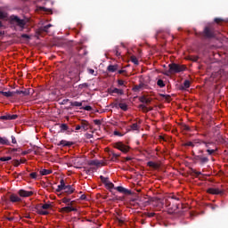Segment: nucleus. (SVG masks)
Wrapping results in <instances>:
<instances>
[{
  "mask_svg": "<svg viewBox=\"0 0 228 228\" xmlns=\"http://www.w3.org/2000/svg\"><path fill=\"white\" fill-rule=\"evenodd\" d=\"M67 185L65 184V180L61 179L60 181V184L58 185L56 191L57 193H60V191H63V189L66 187Z\"/></svg>",
  "mask_w": 228,
  "mask_h": 228,
  "instance_id": "nucleus-14",
  "label": "nucleus"
},
{
  "mask_svg": "<svg viewBox=\"0 0 228 228\" xmlns=\"http://www.w3.org/2000/svg\"><path fill=\"white\" fill-rule=\"evenodd\" d=\"M131 61H132V63H134V65H139L138 59H137L135 56H132V57H131Z\"/></svg>",
  "mask_w": 228,
  "mask_h": 228,
  "instance_id": "nucleus-37",
  "label": "nucleus"
},
{
  "mask_svg": "<svg viewBox=\"0 0 228 228\" xmlns=\"http://www.w3.org/2000/svg\"><path fill=\"white\" fill-rule=\"evenodd\" d=\"M87 70H88L89 74H92V75L95 74V70H94L92 69H88Z\"/></svg>",
  "mask_w": 228,
  "mask_h": 228,
  "instance_id": "nucleus-63",
  "label": "nucleus"
},
{
  "mask_svg": "<svg viewBox=\"0 0 228 228\" xmlns=\"http://www.w3.org/2000/svg\"><path fill=\"white\" fill-rule=\"evenodd\" d=\"M118 107H119L120 110H122L123 111H127V104H126V103L120 102V103H118Z\"/></svg>",
  "mask_w": 228,
  "mask_h": 228,
  "instance_id": "nucleus-30",
  "label": "nucleus"
},
{
  "mask_svg": "<svg viewBox=\"0 0 228 228\" xmlns=\"http://www.w3.org/2000/svg\"><path fill=\"white\" fill-rule=\"evenodd\" d=\"M49 208H51V204L45 203V204L42 205V209H49Z\"/></svg>",
  "mask_w": 228,
  "mask_h": 228,
  "instance_id": "nucleus-50",
  "label": "nucleus"
},
{
  "mask_svg": "<svg viewBox=\"0 0 228 228\" xmlns=\"http://www.w3.org/2000/svg\"><path fill=\"white\" fill-rule=\"evenodd\" d=\"M191 82L190 80H184L183 86H182V90H186V88H190Z\"/></svg>",
  "mask_w": 228,
  "mask_h": 228,
  "instance_id": "nucleus-27",
  "label": "nucleus"
},
{
  "mask_svg": "<svg viewBox=\"0 0 228 228\" xmlns=\"http://www.w3.org/2000/svg\"><path fill=\"white\" fill-rule=\"evenodd\" d=\"M157 85H158V86H159V88L165 87V82L162 79H159L157 81Z\"/></svg>",
  "mask_w": 228,
  "mask_h": 228,
  "instance_id": "nucleus-36",
  "label": "nucleus"
},
{
  "mask_svg": "<svg viewBox=\"0 0 228 228\" xmlns=\"http://www.w3.org/2000/svg\"><path fill=\"white\" fill-rule=\"evenodd\" d=\"M10 23L21 28V29H24V27L26 26V20L19 18V16L16 15L10 16Z\"/></svg>",
  "mask_w": 228,
  "mask_h": 228,
  "instance_id": "nucleus-2",
  "label": "nucleus"
},
{
  "mask_svg": "<svg viewBox=\"0 0 228 228\" xmlns=\"http://www.w3.org/2000/svg\"><path fill=\"white\" fill-rule=\"evenodd\" d=\"M202 35L204 38H215V28L213 27H205Z\"/></svg>",
  "mask_w": 228,
  "mask_h": 228,
  "instance_id": "nucleus-4",
  "label": "nucleus"
},
{
  "mask_svg": "<svg viewBox=\"0 0 228 228\" xmlns=\"http://www.w3.org/2000/svg\"><path fill=\"white\" fill-rule=\"evenodd\" d=\"M114 135L115 136H124V134L118 132V131H114Z\"/></svg>",
  "mask_w": 228,
  "mask_h": 228,
  "instance_id": "nucleus-53",
  "label": "nucleus"
},
{
  "mask_svg": "<svg viewBox=\"0 0 228 228\" xmlns=\"http://www.w3.org/2000/svg\"><path fill=\"white\" fill-rule=\"evenodd\" d=\"M31 94H33V89L31 88H28L24 91H21V94L23 95V97H27V95H31Z\"/></svg>",
  "mask_w": 228,
  "mask_h": 228,
  "instance_id": "nucleus-21",
  "label": "nucleus"
},
{
  "mask_svg": "<svg viewBox=\"0 0 228 228\" xmlns=\"http://www.w3.org/2000/svg\"><path fill=\"white\" fill-rule=\"evenodd\" d=\"M109 94H117L118 95H124V90L118 89L117 87L115 88H110Z\"/></svg>",
  "mask_w": 228,
  "mask_h": 228,
  "instance_id": "nucleus-13",
  "label": "nucleus"
},
{
  "mask_svg": "<svg viewBox=\"0 0 228 228\" xmlns=\"http://www.w3.org/2000/svg\"><path fill=\"white\" fill-rule=\"evenodd\" d=\"M53 28L52 24H48L46 26H43L41 28H39V32L40 33H49V28Z\"/></svg>",
  "mask_w": 228,
  "mask_h": 228,
  "instance_id": "nucleus-17",
  "label": "nucleus"
},
{
  "mask_svg": "<svg viewBox=\"0 0 228 228\" xmlns=\"http://www.w3.org/2000/svg\"><path fill=\"white\" fill-rule=\"evenodd\" d=\"M204 143H205L206 149H213L212 147H215V144H213L212 142H204ZM211 145H212V147H211Z\"/></svg>",
  "mask_w": 228,
  "mask_h": 228,
  "instance_id": "nucleus-38",
  "label": "nucleus"
},
{
  "mask_svg": "<svg viewBox=\"0 0 228 228\" xmlns=\"http://www.w3.org/2000/svg\"><path fill=\"white\" fill-rule=\"evenodd\" d=\"M61 200H62L63 204H67L68 206L70 203V199H69V198H63Z\"/></svg>",
  "mask_w": 228,
  "mask_h": 228,
  "instance_id": "nucleus-45",
  "label": "nucleus"
},
{
  "mask_svg": "<svg viewBox=\"0 0 228 228\" xmlns=\"http://www.w3.org/2000/svg\"><path fill=\"white\" fill-rule=\"evenodd\" d=\"M214 20H215V22H216V24H220V22H222V20H222V19H220V18H216Z\"/></svg>",
  "mask_w": 228,
  "mask_h": 228,
  "instance_id": "nucleus-55",
  "label": "nucleus"
},
{
  "mask_svg": "<svg viewBox=\"0 0 228 228\" xmlns=\"http://www.w3.org/2000/svg\"><path fill=\"white\" fill-rule=\"evenodd\" d=\"M207 192L210 195H224V191L218 189V188H208L207 190Z\"/></svg>",
  "mask_w": 228,
  "mask_h": 228,
  "instance_id": "nucleus-7",
  "label": "nucleus"
},
{
  "mask_svg": "<svg viewBox=\"0 0 228 228\" xmlns=\"http://www.w3.org/2000/svg\"><path fill=\"white\" fill-rule=\"evenodd\" d=\"M185 147H195V144H193V142H188L184 143Z\"/></svg>",
  "mask_w": 228,
  "mask_h": 228,
  "instance_id": "nucleus-47",
  "label": "nucleus"
},
{
  "mask_svg": "<svg viewBox=\"0 0 228 228\" xmlns=\"http://www.w3.org/2000/svg\"><path fill=\"white\" fill-rule=\"evenodd\" d=\"M62 191L65 193V195H72V193L76 191V189L73 185H67L62 189Z\"/></svg>",
  "mask_w": 228,
  "mask_h": 228,
  "instance_id": "nucleus-8",
  "label": "nucleus"
},
{
  "mask_svg": "<svg viewBox=\"0 0 228 228\" xmlns=\"http://www.w3.org/2000/svg\"><path fill=\"white\" fill-rule=\"evenodd\" d=\"M13 167H19V165H20V162L18 159H14L12 161Z\"/></svg>",
  "mask_w": 228,
  "mask_h": 228,
  "instance_id": "nucleus-49",
  "label": "nucleus"
},
{
  "mask_svg": "<svg viewBox=\"0 0 228 228\" xmlns=\"http://www.w3.org/2000/svg\"><path fill=\"white\" fill-rule=\"evenodd\" d=\"M89 124H88V121L86 120H82L80 122V128L82 129V131H88V128H89Z\"/></svg>",
  "mask_w": 228,
  "mask_h": 228,
  "instance_id": "nucleus-15",
  "label": "nucleus"
},
{
  "mask_svg": "<svg viewBox=\"0 0 228 228\" xmlns=\"http://www.w3.org/2000/svg\"><path fill=\"white\" fill-rule=\"evenodd\" d=\"M110 154L112 155L111 160L115 161V159H118L120 158V154H117L114 151H110Z\"/></svg>",
  "mask_w": 228,
  "mask_h": 228,
  "instance_id": "nucleus-33",
  "label": "nucleus"
},
{
  "mask_svg": "<svg viewBox=\"0 0 228 228\" xmlns=\"http://www.w3.org/2000/svg\"><path fill=\"white\" fill-rule=\"evenodd\" d=\"M78 88H80V90H83V88H88V84L87 83L80 84L78 86Z\"/></svg>",
  "mask_w": 228,
  "mask_h": 228,
  "instance_id": "nucleus-42",
  "label": "nucleus"
},
{
  "mask_svg": "<svg viewBox=\"0 0 228 228\" xmlns=\"http://www.w3.org/2000/svg\"><path fill=\"white\" fill-rule=\"evenodd\" d=\"M191 60L192 61H199V57L198 56H194V57H191Z\"/></svg>",
  "mask_w": 228,
  "mask_h": 228,
  "instance_id": "nucleus-61",
  "label": "nucleus"
},
{
  "mask_svg": "<svg viewBox=\"0 0 228 228\" xmlns=\"http://www.w3.org/2000/svg\"><path fill=\"white\" fill-rule=\"evenodd\" d=\"M107 70L108 72H117V70H118V65H109Z\"/></svg>",
  "mask_w": 228,
  "mask_h": 228,
  "instance_id": "nucleus-19",
  "label": "nucleus"
},
{
  "mask_svg": "<svg viewBox=\"0 0 228 228\" xmlns=\"http://www.w3.org/2000/svg\"><path fill=\"white\" fill-rule=\"evenodd\" d=\"M119 225H124V220L120 219V218H117Z\"/></svg>",
  "mask_w": 228,
  "mask_h": 228,
  "instance_id": "nucleus-60",
  "label": "nucleus"
},
{
  "mask_svg": "<svg viewBox=\"0 0 228 228\" xmlns=\"http://www.w3.org/2000/svg\"><path fill=\"white\" fill-rule=\"evenodd\" d=\"M139 108L143 111V113H149V108H147V106L144 104L139 105Z\"/></svg>",
  "mask_w": 228,
  "mask_h": 228,
  "instance_id": "nucleus-34",
  "label": "nucleus"
},
{
  "mask_svg": "<svg viewBox=\"0 0 228 228\" xmlns=\"http://www.w3.org/2000/svg\"><path fill=\"white\" fill-rule=\"evenodd\" d=\"M130 127L132 131H140V126H138V123H134Z\"/></svg>",
  "mask_w": 228,
  "mask_h": 228,
  "instance_id": "nucleus-32",
  "label": "nucleus"
},
{
  "mask_svg": "<svg viewBox=\"0 0 228 228\" xmlns=\"http://www.w3.org/2000/svg\"><path fill=\"white\" fill-rule=\"evenodd\" d=\"M0 145H10V141L6 137L0 136Z\"/></svg>",
  "mask_w": 228,
  "mask_h": 228,
  "instance_id": "nucleus-22",
  "label": "nucleus"
},
{
  "mask_svg": "<svg viewBox=\"0 0 228 228\" xmlns=\"http://www.w3.org/2000/svg\"><path fill=\"white\" fill-rule=\"evenodd\" d=\"M12 157H2L0 158V161H11Z\"/></svg>",
  "mask_w": 228,
  "mask_h": 228,
  "instance_id": "nucleus-44",
  "label": "nucleus"
},
{
  "mask_svg": "<svg viewBox=\"0 0 228 228\" xmlns=\"http://www.w3.org/2000/svg\"><path fill=\"white\" fill-rule=\"evenodd\" d=\"M41 175H50V174H53L52 169H42L40 170Z\"/></svg>",
  "mask_w": 228,
  "mask_h": 228,
  "instance_id": "nucleus-24",
  "label": "nucleus"
},
{
  "mask_svg": "<svg viewBox=\"0 0 228 228\" xmlns=\"http://www.w3.org/2000/svg\"><path fill=\"white\" fill-rule=\"evenodd\" d=\"M70 106H76L80 108L81 106H83V102H70Z\"/></svg>",
  "mask_w": 228,
  "mask_h": 228,
  "instance_id": "nucleus-35",
  "label": "nucleus"
},
{
  "mask_svg": "<svg viewBox=\"0 0 228 228\" xmlns=\"http://www.w3.org/2000/svg\"><path fill=\"white\" fill-rule=\"evenodd\" d=\"M11 138H12V143H14V144L17 143V139L15 138V136L12 135Z\"/></svg>",
  "mask_w": 228,
  "mask_h": 228,
  "instance_id": "nucleus-56",
  "label": "nucleus"
},
{
  "mask_svg": "<svg viewBox=\"0 0 228 228\" xmlns=\"http://www.w3.org/2000/svg\"><path fill=\"white\" fill-rule=\"evenodd\" d=\"M57 145L59 147H72V145H74V142L61 140L59 143H57Z\"/></svg>",
  "mask_w": 228,
  "mask_h": 228,
  "instance_id": "nucleus-11",
  "label": "nucleus"
},
{
  "mask_svg": "<svg viewBox=\"0 0 228 228\" xmlns=\"http://www.w3.org/2000/svg\"><path fill=\"white\" fill-rule=\"evenodd\" d=\"M140 102H142L144 104H151V102H152L151 99L150 98H147L145 96H142L140 99H139Z\"/></svg>",
  "mask_w": 228,
  "mask_h": 228,
  "instance_id": "nucleus-20",
  "label": "nucleus"
},
{
  "mask_svg": "<svg viewBox=\"0 0 228 228\" xmlns=\"http://www.w3.org/2000/svg\"><path fill=\"white\" fill-rule=\"evenodd\" d=\"M77 53L79 56H86V54H88V52H86V50H83L81 47L77 48Z\"/></svg>",
  "mask_w": 228,
  "mask_h": 228,
  "instance_id": "nucleus-26",
  "label": "nucleus"
},
{
  "mask_svg": "<svg viewBox=\"0 0 228 228\" xmlns=\"http://www.w3.org/2000/svg\"><path fill=\"white\" fill-rule=\"evenodd\" d=\"M61 131H68L69 130V126H67V124H61Z\"/></svg>",
  "mask_w": 228,
  "mask_h": 228,
  "instance_id": "nucleus-40",
  "label": "nucleus"
},
{
  "mask_svg": "<svg viewBox=\"0 0 228 228\" xmlns=\"http://www.w3.org/2000/svg\"><path fill=\"white\" fill-rule=\"evenodd\" d=\"M117 191H118L119 193H124V195H131V191L128 189H126L122 186H118L116 188Z\"/></svg>",
  "mask_w": 228,
  "mask_h": 228,
  "instance_id": "nucleus-12",
  "label": "nucleus"
},
{
  "mask_svg": "<svg viewBox=\"0 0 228 228\" xmlns=\"http://www.w3.org/2000/svg\"><path fill=\"white\" fill-rule=\"evenodd\" d=\"M0 19H6V13H4L2 11H0Z\"/></svg>",
  "mask_w": 228,
  "mask_h": 228,
  "instance_id": "nucleus-52",
  "label": "nucleus"
},
{
  "mask_svg": "<svg viewBox=\"0 0 228 228\" xmlns=\"http://www.w3.org/2000/svg\"><path fill=\"white\" fill-rule=\"evenodd\" d=\"M168 68L169 74H179L180 72H184V70H186V65L177 63H170Z\"/></svg>",
  "mask_w": 228,
  "mask_h": 228,
  "instance_id": "nucleus-1",
  "label": "nucleus"
},
{
  "mask_svg": "<svg viewBox=\"0 0 228 228\" xmlns=\"http://www.w3.org/2000/svg\"><path fill=\"white\" fill-rule=\"evenodd\" d=\"M192 174H193V175H195V177H199V175H202L201 172H199L195 169H192Z\"/></svg>",
  "mask_w": 228,
  "mask_h": 228,
  "instance_id": "nucleus-41",
  "label": "nucleus"
},
{
  "mask_svg": "<svg viewBox=\"0 0 228 228\" xmlns=\"http://www.w3.org/2000/svg\"><path fill=\"white\" fill-rule=\"evenodd\" d=\"M12 94H13V96L15 95V94H17L18 95L21 94V91L16 90V91H12Z\"/></svg>",
  "mask_w": 228,
  "mask_h": 228,
  "instance_id": "nucleus-58",
  "label": "nucleus"
},
{
  "mask_svg": "<svg viewBox=\"0 0 228 228\" xmlns=\"http://www.w3.org/2000/svg\"><path fill=\"white\" fill-rule=\"evenodd\" d=\"M115 149H118V151H120L121 152H124L125 154L129 152V146L124 144L122 142H118L114 145Z\"/></svg>",
  "mask_w": 228,
  "mask_h": 228,
  "instance_id": "nucleus-5",
  "label": "nucleus"
},
{
  "mask_svg": "<svg viewBox=\"0 0 228 228\" xmlns=\"http://www.w3.org/2000/svg\"><path fill=\"white\" fill-rule=\"evenodd\" d=\"M161 97H163V99H166V101L170 102V94H161Z\"/></svg>",
  "mask_w": 228,
  "mask_h": 228,
  "instance_id": "nucleus-46",
  "label": "nucleus"
},
{
  "mask_svg": "<svg viewBox=\"0 0 228 228\" xmlns=\"http://www.w3.org/2000/svg\"><path fill=\"white\" fill-rule=\"evenodd\" d=\"M94 124H95V126H101L102 122L100 119H94Z\"/></svg>",
  "mask_w": 228,
  "mask_h": 228,
  "instance_id": "nucleus-54",
  "label": "nucleus"
},
{
  "mask_svg": "<svg viewBox=\"0 0 228 228\" xmlns=\"http://www.w3.org/2000/svg\"><path fill=\"white\" fill-rule=\"evenodd\" d=\"M80 110H85L86 111H92V106L87 105L86 107L80 108Z\"/></svg>",
  "mask_w": 228,
  "mask_h": 228,
  "instance_id": "nucleus-43",
  "label": "nucleus"
},
{
  "mask_svg": "<svg viewBox=\"0 0 228 228\" xmlns=\"http://www.w3.org/2000/svg\"><path fill=\"white\" fill-rule=\"evenodd\" d=\"M199 155H195V153H193V159L195 161H199V163H200V165H206V163H209V159L208 157H204L202 154H204V151L200 150L198 151Z\"/></svg>",
  "mask_w": 228,
  "mask_h": 228,
  "instance_id": "nucleus-3",
  "label": "nucleus"
},
{
  "mask_svg": "<svg viewBox=\"0 0 228 228\" xmlns=\"http://www.w3.org/2000/svg\"><path fill=\"white\" fill-rule=\"evenodd\" d=\"M10 200L11 202L12 203H15V202H22V199H20V197L17 196V194H12L10 196Z\"/></svg>",
  "mask_w": 228,
  "mask_h": 228,
  "instance_id": "nucleus-16",
  "label": "nucleus"
},
{
  "mask_svg": "<svg viewBox=\"0 0 228 228\" xmlns=\"http://www.w3.org/2000/svg\"><path fill=\"white\" fill-rule=\"evenodd\" d=\"M107 186H108V188H113V186H115L114 184H113V183H110V182H108V183H107Z\"/></svg>",
  "mask_w": 228,
  "mask_h": 228,
  "instance_id": "nucleus-59",
  "label": "nucleus"
},
{
  "mask_svg": "<svg viewBox=\"0 0 228 228\" xmlns=\"http://www.w3.org/2000/svg\"><path fill=\"white\" fill-rule=\"evenodd\" d=\"M88 165L91 167H101V161L99 160H90Z\"/></svg>",
  "mask_w": 228,
  "mask_h": 228,
  "instance_id": "nucleus-25",
  "label": "nucleus"
},
{
  "mask_svg": "<svg viewBox=\"0 0 228 228\" xmlns=\"http://www.w3.org/2000/svg\"><path fill=\"white\" fill-rule=\"evenodd\" d=\"M38 213L39 215H44V216L49 215V212L46 210H39Z\"/></svg>",
  "mask_w": 228,
  "mask_h": 228,
  "instance_id": "nucleus-51",
  "label": "nucleus"
},
{
  "mask_svg": "<svg viewBox=\"0 0 228 228\" xmlns=\"http://www.w3.org/2000/svg\"><path fill=\"white\" fill-rule=\"evenodd\" d=\"M0 95L9 98V97H13V93H12V91H1L0 90Z\"/></svg>",
  "mask_w": 228,
  "mask_h": 228,
  "instance_id": "nucleus-18",
  "label": "nucleus"
},
{
  "mask_svg": "<svg viewBox=\"0 0 228 228\" xmlns=\"http://www.w3.org/2000/svg\"><path fill=\"white\" fill-rule=\"evenodd\" d=\"M143 86H145V84H143V83L136 85V86H134L133 91L134 92H140V90H142V88H143Z\"/></svg>",
  "mask_w": 228,
  "mask_h": 228,
  "instance_id": "nucleus-23",
  "label": "nucleus"
},
{
  "mask_svg": "<svg viewBox=\"0 0 228 228\" xmlns=\"http://www.w3.org/2000/svg\"><path fill=\"white\" fill-rule=\"evenodd\" d=\"M118 84L119 85V86H124V80L118 79Z\"/></svg>",
  "mask_w": 228,
  "mask_h": 228,
  "instance_id": "nucleus-57",
  "label": "nucleus"
},
{
  "mask_svg": "<svg viewBox=\"0 0 228 228\" xmlns=\"http://www.w3.org/2000/svg\"><path fill=\"white\" fill-rule=\"evenodd\" d=\"M18 194L20 195V197H31L33 196V191L20 189V191H18Z\"/></svg>",
  "mask_w": 228,
  "mask_h": 228,
  "instance_id": "nucleus-9",
  "label": "nucleus"
},
{
  "mask_svg": "<svg viewBox=\"0 0 228 228\" xmlns=\"http://www.w3.org/2000/svg\"><path fill=\"white\" fill-rule=\"evenodd\" d=\"M146 216H148V218H152L153 216H156V213H145Z\"/></svg>",
  "mask_w": 228,
  "mask_h": 228,
  "instance_id": "nucleus-48",
  "label": "nucleus"
},
{
  "mask_svg": "<svg viewBox=\"0 0 228 228\" xmlns=\"http://www.w3.org/2000/svg\"><path fill=\"white\" fill-rule=\"evenodd\" d=\"M216 151H218L217 148L216 149H207L206 152H208V156H213V154H215V152H216Z\"/></svg>",
  "mask_w": 228,
  "mask_h": 228,
  "instance_id": "nucleus-29",
  "label": "nucleus"
},
{
  "mask_svg": "<svg viewBox=\"0 0 228 228\" xmlns=\"http://www.w3.org/2000/svg\"><path fill=\"white\" fill-rule=\"evenodd\" d=\"M17 118H19L17 114H5L0 117V120H17Z\"/></svg>",
  "mask_w": 228,
  "mask_h": 228,
  "instance_id": "nucleus-6",
  "label": "nucleus"
},
{
  "mask_svg": "<svg viewBox=\"0 0 228 228\" xmlns=\"http://www.w3.org/2000/svg\"><path fill=\"white\" fill-rule=\"evenodd\" d=\"M148 167H151V168H159V165H158L157 163L153 162V161H149L147 163Z\"/></svg>",
  "mask_w": 228,
  "mask_h": 228,
  "instance_id": "nucleus-28",
  "label": "nucleus"
},
{
  "mask_svg": "<svg viewBox=\"0 0 228 228\" xmlns=\"http://www.w3.org/2000/svg\"><path fill=\"white\" fill-rule=\"evenodd\" d=\"M71 211H77V208L70 206H67L61 208V213H71Z\"/></svg>",
  "mask_w": 228,
  "mask_h": 228,
  "instance_id": "nucleus-10",
  "label": "nucleus"
},
{
  "mask_svg": "<svg viewBox=\"0 0 228 228\" xmlns=\"http://www.w3.org/2000/svg\"><path fill=\"white\" fill-rule=\"evenodd\" d=\"M29 177L31 178V179H35V180H37V179H38V175L37 174V173H30L29 174Z\"/></svg>",
  "mask_w": 228,
  "mask_h": 228,
  "instance_id": "nucleus-39",
  "label": "nucleus"
},
{
  "mask_svg": "<svg viewBox=\"0 0 228 228\" xmlns=\"http://www.w3.org/2000/svg\"><path fill=\"white\" fill-rule=\"evenodd\" d=\"M100 179H101L102 183H103V184H105V186H108V183H110L108 177H104L103 175H101Z\"/></svg>",
  "mask_w": 228,
  "mask_h": 228,
  "instance_id": "nucleus-31",
  "label": "nucleus"
},
{
  "mask_svg": "<svg viewBox=\"0 0 228 228\" xmlns=\"http://www.w3.org/2000/svg\"><path fill=\"white\" fill-rule=\"evenodd\" d=\"M80 200H86V195L82 194V195L80 196Z\"/></svg>",
  "mask_w": 228,
  "mask_h": 228,
  "instance_id": "nucleus-62",
  "label": "nucleus"
},
{
  "mask_svg": "<svg viewBox=\"0 0 228 228\" xmlns=\"http://www.w3.org/2000/svg\"><path fill=\"white\" fill-rule=\"evenodd\" d=\"M21 38H29V36L28 34L21 35Z\"/></svg>",
  "mask_w": 228,
  "mask_h": 228,
  "instance_id": "nucleus-64",
  "label": "nucleus"
}]
</instances>
